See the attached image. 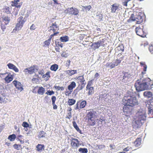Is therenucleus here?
<instances>
[{"label": "nucleus", "mask_w": 153, "mask_h": 153, "mask_svg": "<svg viewBox=\"0 0 153 153\" xmlns=\"http://www.w3.org/2000/svg\"><path fill=\"white\" fill-rule=\"evenodd\" d=\"M76 101L74 99H69L68 101L69 105H74L75 102Z\"/></svg>", "instance_id": "obj_37"}, {"label": "nucleus", "mask_w": 153, "mask_h": 153, "mask_svg": "<svg viewBox=\"0 0 153 153\" xmlns=\"http://www.w3.org/2000/svg\"><path fill=\"white\" fill-rule=\"evenodd\" d=\"M3 21L4 22L5 25H7L9 22L10 19V18L8 16H5L2 18Z\"/></svg>", "instance_id": "obj_21"}, {"label": "nucleus", "mask_w": 153, "mask_h": 153, "mask_svg": "<svg viewBox=\"0 0 153 153\" xmlns=\"http://www.w3.org/2000/svg\"><path fill=\"white\" fill-rule=\"evenodd\" d=\"M86 104V101L84 100L81 102L80 103L79 108H84Z\"/></svg>", "instance_id": "obj_34"}, {"label": "nucleus", "mask_w": 153, "mask_h": 153, "mask_svg": "<svg viewBox=\"0 0 153 153\" xmlns=\"http://www.w3.org/2000/svg\"><path fill=\"white\" fill-rule=\"evenodd\" d=\"M135 31L137 34L142 37L146 36V33H144L143 30L139 27H137L135 29Z\"/></svg>", "instance_id": "obj_8"}, {"label": "nucleus", "mask_w": 153, "mask_h": 153, "mask_svg": "<svg viewBox=\"0 0 153 153\" xmlns=\"http://www.w3.org/2000/svg\"><path fill=\"white\" fill-rule=\"evenodd\" d=\"M122 75L120 77L121 79H122L123 82H126L129 81L131 75L130 73L126 72H122Z\"/></svg>", "instance_id": "obj_6"}, {"label": "nucleus", "mask_w": 153, "mask_h": 153, "mask_svg": "<svg viewBox=\"0 0 153 153\" xmlns=\"http://www.w3.org/2000/svg\"><path fill=\"white\" fill-rule=\"evenodd\" d=\"M71 145V147L74 149H77L79 145H81L79 140L76 139L72 137L70 139Z\"/></svg>", "instance_id": "obj_5"}, {"label": "nucleus", "mask_w": 153, "mask_h": 153, "mask_svg": "<svg viewBox=\"0 0 153 153\" xmlns=\"http://www.w3.org/2000/svg\"><path fill=\"white\" fill-rule=\"evenodd\" d=\"M7 65L9 69L13 70L16 72H18L19 71V69L13 64L11 63H9L7 64Z\"/></svg>", "instance_id": "obj_14"}, {"label": "nucleus", "mask_w": 153, "mask_h": 153, "mask_svg": "<svg viewBox=\"0 0 153 153\" xmlns=\"http://www.w3.org/2000/svg\"><path fill=\"white\" fill-rule=\"evenodd\" d=\"M55 88L57 89L58 91L61 90L62 91H63L64 89V88L63 87H60L57 86H55Z\"/></svg>", "instance_id": "obj_39"}, {"label": "nucleus", "mask_w": 153, "mask_h": 153, "mask_svg": "<svg viewBox=\"0 0 153 153\" xmlns=\"http://www.w3.org/2000/svg\"><path fill=\"white\" fill-rule=\"evenodd\" d=\"M101 43V41H98L97 42L94 43L92 45L94 46L95 49L98 48L99 47Z\"/></svg>", "instance_id": "obj_26"}, {"label": "nucleus", "mask_w": 153, "mask_h": 153, "mask_svg": "<svg viewBox=\"0 0 153 153\" xmlns=\"http://www.w3.org/2000/svg\"><path fill=\"white\" fill-rule=\"evenodd\" d=\"M149 81L150 82L151 79L148 78L143 79L141 82L137 81L134 85L136 91L140 92L149 89L153 85V84L150 85L148 82Z\"/></svg>", "instance_id": "obj_2"}, {"label": "nucleus", "mask_w": 153, "mask_h": 153, "mask_svg": "<svg viewBox=\"0 0 153 153\" xmlns=\"http://www.w3.org/2000/svg\"><path fill=\"white\" fill-rule=\"evenodd\" d=\"M141 139L140 138H138L134 142V144L136 147L139 146L141 144Z\"/></svg>", "instance_id": "obj_25"}, {"label": "nucleus", "mask_w": 153, "mask_h": 153, "mask_svg": "<svg viewBox=\"0 0 153 153\" xmlns=\"http://www.w3.org/2000/svg\"><path fill=\"white\" fill-rule=\"evenodd\" d=\"M51 38H49L48 40L45 41L44 42L45 44V46H48L50 44Z\"/></svg>", "instance_id": "obj_35"}, {"label": "nucleus", "mask_w": 153, "mask_h": 153, "mask_svg": "<svg viewBox=\"0 0 153 153\" xmlns=\"http://www.w3.org/2000/svg\"><path fill=\"white\" fill-rule=\"evenodd\" d=\"M92 122L90 123V125L91 126H94L96 123L95 121L94 120V121H91Z\"/></svg>", "instance_id": "obj_59"}, {"label": "nucleus", "mask_w": 153, "mask_h": 153, "mask_svg": "<svg viewBox=\"0 0 153 153\" xmlns=\"http://www.w3.org/2000/svg\"><path fill=\"white\" fill-rule=\"evenodd\" d=\"M147 106L148 107V114L149 116H151L152 118L153 117V105H152Z\"/></svg>", "instance_id": "obj_12"}, {"label": "nucleus", "mask_w": 153, "mask_h": 153, "mask_svg": "<svg viewBox=\"0 0 153 153\" xmlns=\"http://www.w3.org/2000/svg\"><path fill=\"white\" fill-rule=\"evenodd\" d=\"M11 9V7H9L7 6H5L3 8V10L4 12L7 13V14H9L10 13Z\"/></svg>", "instance_id": "obj_18"}, {"label": "nucleus", "mask_w": 153, "mask_h": 153, "mask_svg": "<svg viewBox=\"0 0 153 153\" xmlns=\"http://www.w3.org/2000/svg\"><path fill=\"white\" fill-rule=\"evenodd\" d=\"M78 78L80 80V82H84L85 81V80L83 76H80L78 77Z\"/></svg>", "instance_id": "obj_54"}, {"label": "nucleus", "mask_w": 153, "mask_h": 153, "mask_svg": "<svg viewBox=\"0 0 153 153\" xmlns=\"http://www.w3.org/2000/svg\"><path fill=\"white\" fill-rule=\"evenodd\" d=\"M119 5L115 3L112 5L111 7V12L112 13H117L120 10V8L119 6Z\"/></svg>", "instance_id": "obj_9"}, {"label": "nucleus", "mask_w": 153, "mask_h": 153, "mask_svg": "<svg viewBox=\"0 0 153 153\" xmlns=\"http://www.w3.org/2000/svg\"><path fill=\"white\" fill-rule=\"evenodd\" d=\"M136 19L137 20V24H140L142 23L143 22V19L142 16L140 15H138L136 17Z\"/></svg>", "instance_id": "obj_19"}, {"label": "nucleus", "mask_w": 153, "mask_h": 153, "mask_svg": "<svg viewBox=\"0 0 153 153\" xmlns=\"http://www.w3.org/2000/svg\"><path fill=\"white\" fill-rule=\"evenodd\" d=\"M130 19L132 20V21H136V17H135L134 16V15L132 14L130 17Z\"/></svg>", "instance_id": "obj_47"}, {"label": "nucleus", "mask_w": 153, "mask_h": 153, "mask_svg": "<svg viewBox=\"0 0 153 153\" xmlns=\"http://www.w3.org/2000/svg\"><path fill=\"white\" fill-rule=\"evenodd\" d=\"M72 123L73 126L77 130V131L79 132L80 134H82L81 131L79 129L78 127L77 126L76 122L75 121H73Z\"/></svg>", "instance_id": "obj_24"}, {"label": "nucleus", "mask_w": 153, "mask_h": 153, "mask_svg": "<svg viewBox=\"0 0 153 153\" xmlns=\"http://www.w3.org/2000/svg\"><path fill=\"white\" fill-rule=\"evenodd\" d=\"M143 95L145 97L149 98L151 97L152 96V94L150 91H147L144 92Z\"/></svg>", "instance_id": "obj_22"}, {"label": "nucleus", "mask_w": 153, "mask_h": 153, "mask_svg": "<svg viewBox=\"0 0 153 153\" xmlns=\"http://www.w3.org/2000/svg\"><path fill=\"white\" fill-rule=\"evenodd\" d=\"M30 29V30H34L35 29V26L34 25L32 24L31 26Z\"/></svg>", "instance_id": "obj_60"}, {"label": "nucleus", "mask_w": 153, "mask_h": 153, "mask_svg": "<svg viewBox=\"0 0 153 153\" xmlns=\"http://www.w3.org/2000/svg\"><path fill=\"white\" fill-rule=\"evenodd\" d=\"M46 133L44 131H41L39 132V137L40 138H43L45 137Z\"/></svg>", "instance_id": "obj_32"}, {"label": "nucleus", "mask_w": 153, "mask_h": 153, "mask_svg": "<svg viewBox=\"0 0 153 153\" xmlns=\"http://www.w3.org/2000/svg\"><path fill=\"white\" fill-rule=\"evenodd\" d=\"M61 56L65 58H66L69 56V54L65 51H63L61 54Z\"/></svg>", "instance_id": "obj_38"}, {"label": "nucleus", "mask_w": 153, "mask_h": 153, "mask_svg": "<svg viewBox=\"0 0 153 153\" xmlns=\"http://www.w3.org/2000/svg\"><path fill=\"white\" fill-rule=\"evenodd\" d=\"M149 50L151 53H153V44L149 46Z\"/></svg>", "instance_id": "obj_51"}, {"label": "nucleus", "mask_w": 153, "mask_h": 153, "mask_svg": "<svg viewBox=\"0 0 153 153\" xmlns=\"http://www.w3.org/2000/svg\"><path fill=\"white\" fill-rule=\"evenodd\" d=\"M34 70L35 69L33 67H31L29 68L25 69L24 71L26 74L29 73L30 74H31L34 72Z\"/></svg>", "instance_id": "obj_13"}, {"label": "nucleus", "mask_w": 153, "mask_h": 153, "mask_svg": "<svg viewBox=\"0 0 153 153\" xmlns=\"http://www.w3.org/2000/svg\"><path fill=\"white\" fill-rule=\"evenodd\" d=\"M52 26L53 27V28H58L57 30H59L58 27V26H57V25L55 22V23L52 24V25L50 27H52Z\"/></svg>", "instance_id": "obj_45"}, {"label": "nucleus", "mask_w": 153, "mask_h": 153, "mask_svg": "<svg viewBox=\"0 0 153 153\" xmlns=\"http://www.w3.org/2000/svg\"><path fill=\"white\" fill-rule=\"evenodd\" d=\"M76 86V84L74 82H72L71 84L68 86V89L70 91L72 90Z\"/></svg>", "instance_id": "obj_17"}, {"label": "nucleus", "mask_w": 153, "mask_h": 153, "mask_svg": "<svg viewBox=\"0 0 153 153\" xmlns=\"http://www.w3.org/2000/svg\"><path fill=\"white\" fill-rule=\"evenodd\" d=\"M16 138V135L14 134H13L10 135L9 136L8 139L10 140L11 141H13L15 140Z\"/></svg>", "instance_id": "obj_30"}, {"label": "nucleus", "mask_w": 153, "mask_h": 153, "mask_svg": "<svg viewBox=\"0 0 153 153\" xmlns=\"http://www.w3.org/2000/svg\"><path fill=\"white\" fill-rule=\"evenodd\" d=\"M94 88L93 87H91L89 88L88 90V95L92 94L94 93Z\"/></svg>", "instance_id": "obj_36"}, {"label": "nucleus", "mask_w": 153, "mask_h": 153, "mask_svg": "<svg viewBox=\"0 0 153 153\" xmlns=\"http://www.w3.org/2000/svg\"><path fill=\"white\" fill-rule=\"evenodd\" d=\"M58 68V65L56 64H54L52 65L50 68V69L52 71H56Z\"/></svg>", "instance_id": "obj_27"}, {"label": "nucleus", "mask_w": 153, "mask_h": 153, "mask_svg": "<svg viewBox=\"0 0 153 153\" xmlns=\"http://www.w3.org/2000/svg\"><path fill=\"white\" fill-rule=\"evenodd\" d=\"M13 76L12 75L8 74L5 77L4 79L7 82L9 83L13 80Z\"/></svg>", "instance_id": "obj_16"}, {"label": "nucleus", "mask_w": 153, "mask_h": 153, "mask_svg": "<svg viewBox=\"0 0 153 153\" xmlns=\"http://www.w3.org/2000/svg\"><path fill=\"white\" fill-rule=\"evenodd\" d=\"M123 102L124 103L131 107L138 104V100L136 97L132 94H130L127 96H125Z\"/></svg>", "instance_id": "obj_3"}, {"label": "nucleus", "mask_w": 153, "mask_h": 153, "mask_svg": "<svg viewBox=\"0 0 153 153\" xmlns=\"http://www.w3.org/2000/svg\"><path fill=\"white\" fill-rule=\"evenodd\" d=\"M121 62V61L120 60L116 59L115 62H113V63H114L115 66H117Z\"/></svg>", "instance_id": "obj_43"}, {"label": "nucleus", "mask_w": 153, "mask_h": 153, "mask_svg": "<svg viewBox=\"0 0 153 153\" xmlns=\"http://www.w3.org/2000/svg\"><path fill=\"white\" fill-rule=\"evenodd\" d=\"M96 113L94 111H91L88 113L87 115L88 117V120L91 121H94V117L96 116Z\"/></svg>", "instance_id": "obj_11"}, {"label": "nucleus", "mask_w": 153, "mask_h": 153, "mask_svg": "<svg viewBox=\"0 0 153 153\" xmlns=\"http://www.w3.org/2000/svg\"><path fill=\"white\" fill-rule=\"evenodd\" d=\"M20 0H14V1L11 2V5L13 6L16 7L17 8H20L21 6V5L19 2Z\"/></svg>", "instance_id": "obj_15"}, {"label": "nucleus", "mask_w": 153, "mask_h": 153, "mask_svg": "<svg viewBox=\"0 0 153 153\" xmlns=\"http://www.w3.org/2000/svg\"><path fill=\"white\" fill-rule=\"evenodd\" d=\"M23 17L20 16L17 19V23L16 24L15 29L16 30H19L21 29L23 25L25 22V21L23 19Z\"/></svg>", "instance_id": "obj_4"}, {"label": "nucleus", "mask_w": 153, "mask_h": 153, "mask_svg": "<svg viewBox=\"0 0 153 153\" xmlns=\"http://www.w3.org/2000/svg\"><path fill=\"white\" fill-rule=\"evenodd\" d=\"M66 10L68 13L74 15H76L79 13V10L75 7L68 8Z\"/></svg>", "instance_id": "obj_7"}, {"label": "nucleus", "mask_w": 153, "mask_h": 153, "mask_svg": "<svg viewBox=\"0 0 153 153\" xmlns=\"http://www.w3.org/2000/svg\"><path fill=\"white\" fill-rule=\"evenodd\" d=\"M83 7L86 10V11H89L91 8V7L90 5L87 6H83Z\"/></svg>", "instance_id": "obj_50"}, {"label": "nucleus", "mask_w": 153, "mask_h": 153, "mask_svg": "<svg viewBox=\"0 0 153 153\" xmlns=\"http://www.w3.org/2000/svg\"><path fill=\"white\" fill-rule=\"evenodd\" d=\"M20 145H18L16 144H15L13 146V147L15 149H17V150L19 149V147H20Z\"/></svg>", "instance_id": "obj_55"}, {"label": "nucleus", "mask_w": 153, "mask_h": 153, "mask_svg": "<svg viewBox=\"0 0 153 153\" xmlns=\"http://www.w3.org/2000/svg\"><path fill=\"white\" fill-rule=\"evenodd\" d=\"M143 71L144 72H142V73L145 74V72L146 71L147 66L146 65H145V64H143Z\"/></svg>", "instance_id": "obj_48"}, {"label": "nucleus", "mask_w": 153, "mask_h": 153, "mask_svg": "<svg viewBox=\"0 0 153 153\" xmlns=\"http://www.w3.org/2000/svg\"><path fill=\"white\" fill-rule=\"evenodd\" d=\"M60 40L62 42H66L68 41L69 38L67 36L61 37L60 38Z\"/></svg>", "instance_id": "obj_28"}, {"label": "nucleus", "mask_w": 153, "mask_h": 153, "mask_svg": "<svg viewBox=\"0 0 153 153\" xmlns=\"http://www.w3.org/2000/svg\"><path fill=\"white\" fill-rule=\"evenodd\" d=\"M45 92V89L42 87H40L39 89L37 92L39 94L42 95Z\"/></svg>", "instance_id": "obj_29"}, {"label": "nucleus", "mask_w": 153, "mask_h": 153, "mask_svg": "<svg viewBox=\"0 0 153 153\" xmlns=\"http://www.w3.org/2000/svg\"><path fill=\"white\" fill-rule=\"evenodd\" d=\"M55 44L57 47H60L61 48L63 47L62 44L60 42L56 41Z\"/></svg>", "instance_id": "obj_41"}, {"label": "nucleus", "mask_w": 153, "mask_h": 153, "mask_svg": "<svg viewBox=\"0 0 153 153\" xmlns=\"http://www.w3.org/2000/svg\"><path fill=\"white\" fill-rule=\"evenodd\" d=\"M107 66L108 67L110 68H114L115 66V65L114 64V63L112 64H107Z\"/></svg>", "instance_id": "obj_42"}, {"label": "nucleus", "mask_w": 153, "mask_h": 153, "mask_svg": "<svg viewBox=\"0 0 153 153\" xmlns=\"http://www.w3.org/2000/svg\"><path fill=\"white\" fill-rule=\"evenodd\" d=\"M118 49L121 50L122 51H124V47L123 45H121L119 46Z\"/></svg>", "instance_id": "obj_46"}, {"label": "nucleus", "mask_w": 153, "mask_h": 153, "mask_svg": "<svg viewBox=\"0 0 153 153\" xmlns=\"http://www.w3.org/2000/svg\"><path fill=\"white\" fill-rule=\"evenodd\" d=\"M44 146L43 145L39 144L36 146V148L37 149V150L39 151H41L42 149L43 148L44 149Z\"/></svg>", "instance_id": "obj_31"}, {"label": "nucleus", "mask_w": 153, "mask_h": 153, "mask_svg": "<svg viewBox=\"0 0 153 153\" xmlns=\"http://www.w3.org/2000/svg\"><path fill=\"white\" fill-rule=\"evenodd\" d=\"M1 27L2 30L4 31L6 29V26L5 25V24H2L1 25Z\"/></svg>", "instance_id": "obj_56"}, {"label": "nucleus", "mask_w": 153, "mask_h": 153, "mask_svg": "<svg viewBox=\"0 0 153 153\" xmlns=\"http://www.w3.org/2000/svg\"><path fill=\"white\" fill-rule=\"evenodd\" d=\"M50 72H47L46 74H45L43 75L42 76V77L43 78H45L46 77H47V78H48L49 77H50Z\"/></svg>", "instance_id": "obj_40"}, {"label": "nucleus", "mask_w": 153, "mask_h": 153, "mask_svg": "<svg viewBox=\"0 0 153 153\" xmlns=\"http://www.w3.org/2000/svg\"><path fill=\"white\" fill-rule=\"evenodd\" d=\"M66 72L70 76H71L74 74H76L77 73V71L76 70H67L66 71Z\"/></svg>", "instance_id": "obj_23"}, {"label": "nucleus", "mask_w": 153, "mask_h": 153, "mask_svg": "<svg viewBox=\"0 0 153 153\" xmlns=\"http://www.w3.org/2000/svg\"><path fill=\"white\" fill-rule=\"evenodd\" d=\"M52 104L55 103L56 100V97L55 96H53L51 97Z\"/></svg>", "instance_id": "obj_49"}, {"label": "nucleus", "mask_w": 153, "mask_h": 153, "mask_svg": "<svg viewBox=\"0 0 153 153\" xmlns=\"http://www.w3.org/2000/svg\"><path fill=\"white\" fill-rule=\"evenodd\" d=\"M22 126L26 128L29 126V124L26 122H24L22 123Z\"/></svg>", "instance_id": "obj_52"}, {"label": "nucleus", "mask_w": 153, "mask_h": 153, "mask_svg": "<svg viewBox=\"0 0 153 153\" xmlns=\"http://www.w3.org/2000/svg\"><path fill=\"white\" fill-rule=\"evenodd\" d=\"M126 1L123 3V4L124 6H127L128 2L131 0H125Z\"/></svg>", "instance_id": "obj_58"}, {"label": "nucleus", "mask_w": 153, "mask_h": 153, "mask_svg": "<svg viewBox=\"0 0 153 153\" xmlns=\"http://www.w3.org/2000/svg\"><path fill=\"white\" fill-rule=\"evenodd\" d=\"M53 27H52H52H49V30H50V31L51 30H52L53 32H55L56 30V29H55L54 28H53Z\"/></svg>", "instance_id": "obj_62"}, {"label": "nucleus", "mask_w": 153, "mask_h": 153, "mask_svg": "<svg viewBox=\"0 0 153 153\" xmlns=\"http://www.w3.org/2000/svg\"><path fill=\"white\" fill-rule=\"evenodd\" d=\"M153 105V97L152 98L150 101L148 102V105L147 106L150 105Z\"/></svg>", "instance_id": "obj_53"}, {"label": "nucleus", "mask_w": 153, "mask_h": 153, "mask_svg": "<svg viewBox=\"0 0 153 153\" xmlns=\"http://www.w3.org/2000/svg\"><path fill=\"white\" fill-rule=\"evenodd\" d=\"M70 60H67L66 63V66L67 67L68 66L70 65Z\"/></svg>", "instance_id": "obj_63"}, {"label": "nucleus", "mask_w": 153, "mask_h": 153, "mask_svg": "<svg viewBox=\"0 0 153 153\" xmlns=\"http://www.w3.org/2000/svg\"><path fill=\"white\" fill-rule=\"evenodd\" d=\"M146 111L144 108H140L136 113L135 118L132 124L133 128L135 129L140 126L144 123L146 120Z\"/></svg>", "instance_id": "obj_1"}, {"label": "nucleus", "mask_w": 153, "mask_h": 153, "mask_svg": "<svg viewBox=\"0 0 153 153\" xmlns=\"http://www.w3.org/2000/svg\"><path fill=\"white\" fill-rule=\"evenodd\" d=\"M124 106L123 107V110L124 112L128 113L130 112V109L129 108V106H130L128 105H127L126 104L124 103Z\"/></svg>", "instance_id": "obj_20"}, {"label": "nucleus", "mask_w": 153, "mask_h": 153, "mask_svg": "<svg viewBox=\"0 0 153 153\" xmlns=\"http://www.w3.org/2000/svg\"><path fill=\"white\" fill-rule=\"evenodd\" d=\"M54 94V92L53 91H50V90L48 91L46 93V94H48L50 95H52L53 94Z\"/></svg>", "instance_id": "obj_44"}, {"label": "nucleus", "mask_w": 153, "mask_h": 153, "mask_svg": "<svg viewBox=\"0 0 153 153\" xmlns=\"http://www.w3.org/2000/svg\"><path fill=\"white\" fill-rule=\"evenodd\" d=\"M78 151L81 153H87L88 152L87 149L85 148H80L79 149Z\"/></svg>", "instance_id": "obj_33"}, {"label": "nucleus", "mask_w": 153, "mask_h": 153, "mask_svg": "<svg viewBox=\"0 0 153 153\" xmlns=\"http://www.w3.org/2000/svg\"><path fill=\"white\" fill-rule=\"evenodd\" d=\"M53 106V108L54 109H57V106L55 104V103L52 104Z\"/></svg>", "instance_id": "obj_64"}, {"label": "nucleus", "mask_w": 153, "mask_h": 153, "mask_svg": "<svg viewBox=\"0 0 153 153\" xmlns=\"http://www.w3.org/2000/svg\"><path fill=\"white\" fill-rule=\"evenodd\" d=\"M13 83L19 91H21L23 90L22 85L20 82L16 80H14Z\"/></svg>", "instance_id": "obj_10"}, {"label": "nucleus", "mask_w": 153, "mask_h": 153, "mask_svg": "<svg viewBox=\"0 0 153 153\" xmlns=\"http://www.w3.org/2000/svg\"><path fill=\"white\" fill-rule=\"evenodd\" d=\"M94 79L91 80L90 81H88V83L87 85L88 86H90L92 85V81L94 80Z\"/></svg>", "instance_id": "obj_57"}, {"label": "nucleus", "mask_w": 153, "mask_h": 153, "mask_svg": "<svg viewBox=\"0 0 153 153\" xmlns=\"http://www.w3.org/2000/svg\"><path fill=\"white\" fill-rule=\"evenodd\" d=\"M68 116L67 117V118L69 119H70L71 118L72 116H71V112H69L68 113Z\"/></svg>", "instance_id": "obj_61"}]
</instances>
